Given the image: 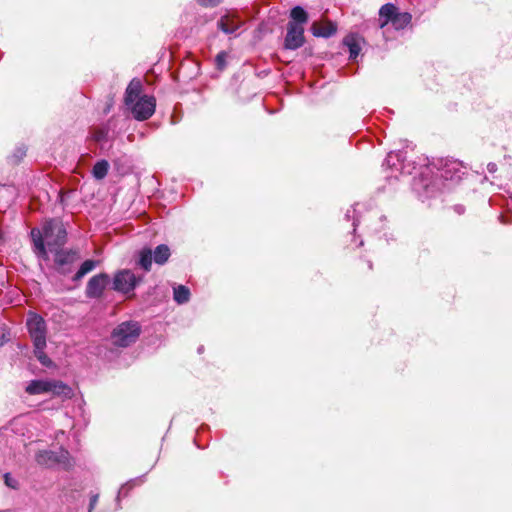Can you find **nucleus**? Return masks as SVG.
Listing matches in <instances>:
<instances>
[{
  "mask_svg": "<svg viewBox=\"0 0 512 512\" xmlns=\"http://www.w3.org/2000/svg\"><path fill=\"white\" fill-rule=\"evenodd\" d=\"M397 12V7L394 4H384L379 10L380 28H384L390 23Z\"/></svg>",
  "mask_w": 512,
  "mask_h": 512,
  "instance_id": "13",
  "label": "nucleus"
},
{
  "mask_svg": "<svg viewBox=\"0 0 512 512\" xmlns=\"http://www.w3.org/2000/svg\"><path fill=\"white\" fill-rule=\"evenodd\" d=\"M68 456L69 452L67 450L61 449L59 452H54L51 450L40 451L36 455V461L45 466H54V465H68Z\"/></svg>",
  "mask_w": 512,
  "mask_h": 512,
  "instance_id": "10",
  "label": "nucleus"
},
{
  "mask_svg": "<svg viewBox=\"0 0 512 512\" xmlns=\"http://www.w3.org/2000/svg\"><path fill=\"white\" fill-rule=\"evenodd\" d=\"M487 170L490 172V173H494L496 172L497 170V165L495 163H488L487 165Z\"/></svg>",
  "mask_w": 512,
  "mask_h": 512,
  "instance_id": "34",
  "label": "nucleus"
},
{
  "mask_svg": "<svg viewBox=\"0 0 512 512\" xmlns=\"http://www.w3.org/2000/svg\"><path fill=\"white\" fill-rule=\"evenodd\" d=\"M244 25V22L238 18L237 13L228 12L225 15L221 16L217 21V27L223 33L227 35H235L236 32Z\"/></svg>",
  "mask_w": 512,
  "mask_h": 512,
  "instance_id": "12",
  "label": "nucleus"
},
{
  "mask_svg": "<svg viewBox=\"0 0 512 512\" xmlns=\"http://www.w3.org/2000/svg\"><path fill=\"white\" fill-rule=\"evenodd\" d=\"M98 499H99V495H98V494H93V495L90 497L89 511H88V512H92V510H93V509L95 508V506L97 505Z\"/></svg>",
  "mask_w": 512,
  "mask_h": 512,
  "instance_id": "32",
  "label": "nucleus"
},
{
  "mask_svg": "<svg viewBox=\"0 0 512 512\" xmlns=\"http://www.w3.org/2000/svg\"><path fill=\"white\" fill-rule=\"evenodd\" d=\"M153 254L151 250H142L140 252V257L138 264L143 268L146 272L150 271L152 266Z\"/></svg>",
  "mask_w": 512,
  "mask_h": 512,
  "instance_id": "24",
  "label": "nucleus"
},
{
  "mask_svg": "<svg viewBox=\"0 0 512 512\" xmlns=\"http://www.w3.org/2000/svg\"><path fill=\"white\" fill-rule=\"evenodd\" d=\"M109 282L110 278L106 273H100L91 277L86 286V297L90 299L100 298Z\"/></svg>",
  "mask_w": 512,
  "mask_h": 512,
  "instance_id": "11",
  "label": "nucleus"
},
{
  "mask_svg": "<svg viewBox=\"0 0 512 512\" xmlns=\"http://www.w3.org/2000/svg\"><path fill=\"white\" fill-rule=\"evenodd\" d=\"M170 256V249L167 245L161 244L158 245L153 253V259L154 261L159 264L163 265L167 262Z\"/></svg>",
  "mask_w": 512,
  "mask_h": 512,
  "instance_id": "21",
  "label": "nucleus"
},
{
  "mask_svg": "<svg viewBox=\"0 0 512 512\" xmlns=\"http://www.w3.org/2000/svg\"><path fill=\"white\" fill-rule=\"evenodd\" d=\"M109 171V163L106 160L97 161L92 169V175L97 180L104 179Z\"/></svg>",
  "mask_w": 512,
  "mask_h": 512,
  "instance_id": "22",
  "label": "nucleus"
},
{
  "mask_svg": "<svg viewBox=\"0 0 512 512\" xmlns=\"http://www.w3.org/2000/svg\"><path fill=\"white\" fill-rule=\"evenodd\" d=\"M9 331L4 324H0V346L9 341Z\"/></svg>",
  "mask_w": 512,
  "mask_h": 512,
  "instance_id": "28",
  "label": "nucleus"
},
{
  "mask_svg": "<svg viewBox=\"0 0 512 512\" xmlns=\"http://www.w3.org/2000/svg\"><path fill=\"white\" fill-rule=\"evenodd\" d=\"M412 20V16L408 12H397L390 22L394 29L403 30L406 28Z\"/></svg>",
  "mask_w": 512,
  "mask_h": 512,
  "instance_id": "19",
  "label": "nucleus"
},
{
  "mask_svg": "<svg viewBox=\"0 0 512 512\" xmlns=\"http://www.w3.org/2000/svg\"><path fill=\"white\" fill-rule=\"evenodd\" d=\"M433 167L437 170L434 182L426 183L424 180H415L413 183V189L421 197L430 198L437 191L449 189L457 184L467 172L463 163L456 159H438L433 163Z\"/></svg>",
  "mask_w": 512,
  "mask_h": 512,
  "instance_id": "1",
  "label": "nucleus"
},
{
  "mask_svg": "<svg viewBox=\"0 0 512 512\" xmlns=\"http://www.w3.org/2000/svg\"><path fill=\"white\" fill-rule=\"evenodd\" d=\"M4 481L8 487L13 489L17 488L18 482L10 475V473L4 474Z\"/></svg>",
  "mask_w": 512,
  "mask_h": 512,
  "instance_id": "29",
  "label": "nucleus"
},
{
  "mask_svg": "<svg viewBox=\"0 0 512 512\" xmlns=\"http://www.w3.org/2000/svg\"><path fill=\"white\" fill-rule=\"evenodd\" d=\"M129 488H131V483H130V482H129V483H126V484H124V485H122V486H121V488H120V489H119V491H118V498H119L122 494H124V492H125L127 489H129Z\"/></svg>",
  "mask_w": 512,
  "mask_h": 512,
  "instance_id": "33",
  "label": "nucleus"
},
{
  "mask_svg": "<svg viewBox=\"0 0 512 512\" xmlns=\"http://www.w3.org/2000/svg\"><path fill=\"white\" fill-rule=\"evenodd\" d=\"M337 31V26L329 22L325 24L324 26H317L316 24H313L312 26V33L316 37H325L329 38L333 36Z\"/></svg>",
  "mask_w": 512,
  "mask_h": 512,
  "instance_id": "16",
  "label": "nucleus"
},
{
  "mask_svg": "<svg viewBox=\"0 0 512 512\" xmlns=\"http://www.w3.org/2000/svg\"><path fill=\"white\" fill-rule=\"evenodd\" d=\"M49 392L53 395L63 396L64 398H70L72 395V389L62 381H50Z\"/></svg>",
  "mask_w": 512,
  "mask_h": 512,
  "instance_id": "20",
  "label": "nucleus"
},
{
  "mask_svg": "<svg viewBox=\"0 0 512 512\" xmlns=\"http://www.w3.org/2000/svg\"><path fill=\"white\" fill-rule=\"evenodd\" d=\"M304 31V27H300L298 23H288L284 48L287 50H297L302 47L305 42Z\"/></svg>",
  "mask_w": 512,
  "mask_h": 512,
  "instance_id": "9",
  "label": "nucleus"
},
{
  "mask_svg": "<svg viewBox=\"0 0 512 512\" xmlns=\"http://www.w3.org/2000/svg\"><path fill=\"white\" fill-rule=\"evenodd\" d=\"M54 253V265L58 273L66 275L71 272L72 265L79 259L78 252L71 249H62L51 251Z\"/></svg>",
  "mask_w": 512,
  "mask_h": 512,
  "instance_id": "7",
  "label": "nucleus"
},
{
  "mask_svg": "<svg viewBox=\"0 0 512 512\" xmlns=\"http://www.w3.org/2000/svg\"><path fill=\"white\" fill-rule=\"evenodd\" d=\"M98 264H99V261H97V260H92V259L85 260L81 264L78 271L73 276L72 280L74 282L80 281L86 274H88L89 272L94 270L98 266Z\"/></svg>",
  "mask_w": 512,
  "mask_h": 512,
  "instance_id": "18",
  "label": "nucleus"
},
{
  "mask_svg": "<svg viewBox=\"0 0 512 512\" xmlns=\"http://www.w3.org/2000/svg\"><path fill=\"white\" fill-rule=\"evenodd\" d=\"M360 42L361 39L354 34H350L344 38L343 43L348 47L351 59H355L359 55L361 51Z\"/></svg>",
  "mask_w": 512,
  "mask_h": 512,
  "instance_id": "15",
  "label": "nucleus"
},
{
  "mask_svg": "<svg viewBox=\"0 0 512 512\" xmlns=\"http://www.w3.org/2000/svg\"><path fill=\"white\" fill-rule=\"evenodd\" d=\"M142 83L133 79L125 92V105L138 121L149 119L156 109V99L152 95H142Z\"/></svg>",
  "mask_w": 512,
  "mask_h": 512,
  "instance_id": "3",
  "label": "nucleus"
},
{
  "mask_svg": "<svg viewBox=\"0 0 512 512\" xmlns=\"http://www.w3.org/2000/svg\"><path fill=\"white\" fill-rule=\"evenodd\" d=\"M227 53L222 51L215 58L216 66L219 70H223L226 66Z\"/></svg>",
  "mask_w": 512,
  "mask_h": 512,
  "instance_id": "27",
  "label": "nucleus"
},
{
  "mask_svg": "<svg viewBox=\"0 0 512 512\" xmlns=\"http://www.w3.org/2000/svg\"><path fill=\"white\" fill-rule=\"evenodd\" d=\"M197 3L203 7H215L221 3L222 0H196Z\"/></svg>",
  "mask_w": 512,
  "mask_h": 512,
  "instance_id": "30",
  "label": "nucleus"
},
{
  "mask_svg": "<svg viewBox=\"0 0 512 512\" xmlns=\"http://www.w3.org/2000/svg\"><path fill=\"white\" fill-rule=\"evenodd\" d=\"M408 151L399 150L391 151L387 154L383 166L391 171L387 178H398V175H411L416 169L417 165L412 159V155H408Z\"/></svg>",
  "mask_w": 512,
  "mask_h": 512,
  "instance_id": "4",
  "label": "nucleus"
},
{
  "mask_svg": "<svg viewBox=\"0 0 512 512\" xmlns=\"http://www.w3.org/2000/svg\"><path fill=\"white\" fill-rule=\"evenodd\" d=\"M46 343L43 345H34V354L35 357L39 360V362L44 366H50L52 364V361L45 353Z\"/></svg>",
  "mask_w": 512,
  "mask_h": 512,
  "instance_id": "25",
  "label": "nucleus"
},
{
  "mask_svg": "<svg viewBox=\"0 0 512 512\" xmlns=\"http://www.w3.org/2000/svg\"><path fill=\"white\" fill-rule=\"evenodd\" d=\"M26 392L30 395H39L50 391V381L32 380L26 387Z\"/></svg>",
  "mask_w": 512,
  "mask_h": 512,
  "instance_id": "14",
  "label": "nucleus"
},
{
  "mask_svg": "<svg viewBox=\"0 0 512 512\" xmlns=\"http://www.w3.org/2000/svg\"><path fill=\"white\" fill-rule=\"evenodd\" d=\"M143 280L142 276H136L135 273L129 269H122L115 273L112 282V288L119 293L129 294L132 293L137 285Z\"/></svg>",
  "mask_w": 512,
  "mask_h": 512,
  "instance_id": "6",
  "label": "nucleus"
},
{
  "mask_svg": "<svg viewBox=\"0 0 512 512\" xmlns=\"http://www.w3.org/2000/svg\"><path fill=\"white\" fill-rule=\"evenodd\" d=\"M173 298L178 304L187 303L190 299V290L184 285L173 288Z\"/></svg>",
  "mask_w": 512,
  "mask_h": 512,
  "instance_id": "23",
  "label": "nucleus"
},
{
  "mask_svg": "<svg viewBox=\"0 0 512 512\" xmlns=\"http://www.w3.org/2000/svg\"><path fill=\"white\" fill-rule=\"evenodd\" d=\"M290 18L291 20L288 23H298L300 27H304L309 20L308 13L301 6H295L291 9Z\"/></svg>",
  "mask_w": 512,
  "mask_h": 512,
  "instance_id": "17",
  "label": "nucleus"
},
{
  "mask_svg": "<svg viewBox=\"0 0 512 512\" xmlns=\"http://www.w3.org/2000/svg\"><path fill=\"white\" fill-rule=\"evenodd\" d=\"M25 155L26 148L24 146L18 147L13 155V157L15 158V162L20 161Z\"/></svg>",
  "mask_w": 512,
  "mask_h": 512,
  "instance_id": "31",
  "label": "nucleus"
},
{
  "mask_svg": "<svg viewBox=\"0 0 512 512\" xmlns=\"http://www.w3.org/2000/svg\"><path fill=\"white\" fill-rule=\"evenodd\" d=\"M27 328L32 338L33 345H43L46 343V322L36 313H30L27 318Z\"/></svg>",
  "mask_w": 512,
  "mask_h": 512,
  "instance_id": "8",
  "label": "nucleus"
},
{
  "mask_svg": "<svg viewBox=\"0 0 512 512\" xmlns=\"http://www.w3.org/2000/svg\"><path fill=\"white\" fill-rule=\"evenodd\" d=\"M34 253L39 259L47 261L49 251L57 250L64 246L67 239V231L64 224L58 219H50L43 224L42 229L33 228L30 232Z\"/></svg>",
  "mask_w": 512,
  "mask_h": 512,
  "instance_id": "2",
  "label": "nucleus"
},
{
  "mask_svg": "<svg viewBox=\"0 0 512 512\" xmlns=\"http://www.w3.org/2000/svg\"><path fill=\"white\" fill-rule=\"evenodd\" d=\"M141 334L138 321L128 320L118 324L110 335L111 343L116 347L126 348L134 344Z\"/></svg>",
  "mask_w": 512,
  "mask_h": 512,
  "instance_id": "5",
  "label": "nucleus"
},
{
  "mask_svg": "<svg viewBox=\"0 0 512 512\" xmlns=\"http://www.w3.org/2000/svg\"><path fill=\"white\" fill-rule=\"evenodd\" d=\"M358 206H359V204H357L355 207H351L350 209L347 210V212L345 214V218L347 220H350V219L353 220L352 225H353V230L354 231L356 230V227L361 222V217L358 216V212H359V210L357 209Z\"/></svg>",
  "mask_w": 512,
  "mask_h": 512,
  "instance_id": "26",
  "label": "nucleus"
}]
</instances>
